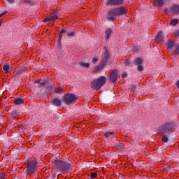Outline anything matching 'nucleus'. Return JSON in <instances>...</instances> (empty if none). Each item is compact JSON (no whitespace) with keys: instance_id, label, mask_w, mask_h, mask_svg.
Instances as JSON below:
<instances>
[{"instance_id":"f257e3e1","label":"nucleus","mask_w":179,"mask_h":179,"mask_svg":"<svg viewBox=\"0 0 179 179\" xmlns=\"http://www.w3.org/2000/svg\"><path fill=\"white\" fill-rule=\"evenodd\" d=\"M52 166L63 174H66L72 170V162H66L62 158L52 162Z\"/></svg>"},{"instance_id":"f03ea898","label":"nucleus","mask_w":179,"mask_h":179,"mask_svg":"<svg viewBox=\"0 0 179 179\" xmlns=\"http://www.w3.org/2000/svg\"><path fill=\"white\" fill-rule=\"evenodd\" d=\"M128 13V8L127 7H117L112 8L108 11V20L114 22L117 16H122V15H127Z\"/></svg>"},{"instance_id":"7ed1b4c3","label":"nucleus","mask_w":179,"mask_h":179,"mask_svg":"<svg viewBox=\"0 0 179 179\" xmlns=\"http://www.w3.org/2000/svg\"><path fill=\"white\" fill-rule=\"evenodd\" d=\"M107 82V78L104 76H101L99 78H97L90 83V87L92 89H94V90H100L104 85H106V83Z\"/></svg>"},{"instance_id":"20e7f679","label":"nucleus","mask_w":179,"mask_h":179,"mask_svg":"<svg viewBox=\"0 0 179 179\" xmlns=\"http://www.w3.org/2000/svg\"><path fill=\"white\" fill-rule=\"evenodd\" d=\"M174 127H176V123H167L162 125V127H160L159 131L161 134H164V135H169V134H171Z\"/></svg>"},{"instance_id":"39448f33","label":"nucleus","mask_w":179,"mask_h":179,"mask_svg":"<svg viewBox=\"0 0 179 179\" xmlns=\"http://www.w3.org/2000/svg\"><path fill=\"white\" fill-rule=\"evenodd\" d=\"M37 170V160L34 159V160L29 162L27 166V176H31L34 174Z\"/></svg>"},{"instance_id":"423d86ee","label":"nucleus","mask_w":179,"mask_h":179,"mask_svg":"<svg viewBox=\"0 0 179 179\" xmlns=\"http://www.w3.org/2000/svg\"><path fill=\"white\" fill-rule=\"evenodd\" d=\"M63 99L64 103L67 104V106L75 104V103H76V100H78V97H76V96H75L73 94H66L63 96Z\"/></svg>"},{"instance_id":"0eeeda50","label":"nucleus","mask_w":179,"mask_h":179,"mask_svg":"<svg viewBox=\"0 0 179 179\" xmlns=\"http://www.w3.org/2000/svg\"><path fill=\"white\" fill-rule=\"evenodd\" d=\"M109 57H110V53L108 52V50H107V47H104L103 48L102 59L101 62L106 65L107 61H108Z\"/></svg>"},{"instance_id":"6e6552de","label":"nucleus","mask_w":179,"mask_h":179,"mask_svg":"<svg viewBox=\"0 0 179 179\" xmlns=\"http://www.w3.org/2000/svg\"><path fill=\"white\" fill-rule=\"evenodd\" d=\"M118 79V71L113 70L110 75V80L112 83H115Z\"/></svg>"},{"instance_id":"1a4fd4ad","label":"nucleus","mask_w":179,"mask_h":179,"mask_svg":"<svg viewBox=\"0 0 179 179\" xmlns=\"http://www.w3.org/2000/svg\"><path fill=\"white\" fill-rule=\"evenodd\" d=\"M51 80L49 78H47L41 82V80H37L35 81L34 83H38L39 85L38 87H44V86H48L50 83H51Z\"/></svg>"},{"instance_id":"9d476101","label":"nucleus","mask_w":179,"mask_h":179,"mask_svg":"<svg viewBox=\"0 0 179 179\" xmlns=\"http://www.w3.org/2000/svg\"><path fill=\"white\" fill-rule=\"evenodd\" d=\"M124 3V0H108L107 5H122Z\"/></svg>"},{"instance_id":"9b49d317","label":"nucleus","mask_w":179,"mask_h":179,"mask_svg":"<svg viewBox=\"0 0 179 179\" xmlns=\"http://www.w3.org/2000/svg\"><path fill=\"white\" fill-rule=\"evenodd\" d=\"M170 12L171 15H178L179 14V5L174 4L171 8Z\"/></svg>"},{"instance_id":"f8f14e48","label":"nucleus","mask_w":179,"mask_h":179,"mask_svg":"<svg viewBox=\"0 0 179 179\" xmlns=\"http://www.w3.org/2000/svg\"><path fill=\"white\" fill-rule=\"evenodd\" d=\"M50 102L51 104L55 106V107H60L61 104H62V101L57 98L52 99Z\"/></svg>"},{"instance_id":"ddd939ff","label":"nucleus","mask_w":179,"mask_h":179,"mask_svg":"<svg viewBox=\"0 0 179 179\" xmlns=\"http://www.w3.org/2000/svg\"><path fill=\"white\" fill-rule=\"evenodd\" d=\"M151 2H152L154 6H158L159 8L164 5V0H151Z\"/></svg>"},{"instance_id":"4468645a","label":"nucleus","mask_w":179,"mask_h":179,"mask_svg":"<svg viewBox=\"0 0 179 179\" xmlns=\"http://www.w3.org/2000/svg\"><path fill=\"white\" fill-rule=\"evenodd\" d=\"M105 66H106V64L101 62V63L94 68V72L97 73V72H100L101 69H104Z\"/></svg>"},{"instance_id":"2eb2a0df","label":"nucleus","mask_w":179,"mask_h":179,"mask_svg":"<svg viewBox=\"0 0 179 179\" xmlns=\"http://www.w3.org/2000/svg\"><path fill=\"white\" fill-rule=\"evenodd\" d=\"M157 42L160 43V41H164V37L163 36V32L159 31L157 33V36L155 38Z\"/></svg>"},{"instance_id":"dca6fc26","label":"nucleus","mask_w":179,"mask_h":179,"mask_svg":"<svg viewBox=\"0 0 179 179\" xmlns=\"http://www.w3.org/2000/svg\"><path fill=\"white\" fill-rule=\"evenodd\" d=\"M49 90H54L55 93H62V92H64V89L60 87V88H55V87L54 86H51L49 87Z\"/></svg>"},{"instance_id":"f3484780","label":"nucleus","mask_w":179,"mask_h":179,"mask_svg":"<svg viewBox=\"0 0 179 179\" xmlns=\"http://www.w3.org/2000/svg\"><path fill=\"white\" fill-rule=\"evenodd\" d=\"M58 19V17L57 15H51L50 17L44 19L43 22L47 23L48 22H52V20H57Z\"/></svg>"},{"instance_id":"a211bd4d","label":"nucleus","mask_w":179,"mask_h":179,"mask_svg":"<svg viewBox=\"0 0 179 179\" xmlns=\"http://www.w3.org/2000/svg\"><path fill=\"white\" fill-rule=\"evenodd\" d=\"M23 103H24V100L22 98H15L14 99V103L16 106H20V104H23Z\"/></svg>"},{"instance_id":"6ab92c4d","label":"nucleus","mask_w":179,"mask_h":179,"mask_svg":"<svg viewBox=\"0 0 179 179\" xmlns=\"http://www.w3.org/2000/svg\"><path fill=\"white\" fill-rule=\"evenodd\" d=\"M166 45L168 50H171L173 47H176V45L174 44V42H173V41H169L168 43H166Z\"/></svg>"},{"instance_id":"aec40b11","label":"nucleus","mask_w":179,"mask_h":179,"mask_svg":"<svg viewBox=\"0 0 179 179\" xmlns=\"http://www.w3.org/2000/svg\"><path fill=\"white\" fill-rule=\"evenodd\" d=\"M112 32H113V31H111L110 29H108L106 31V32H105V38H106V41L108 40V38H110Z\"/></svg>"},{"instance_id":"412c9836","label":"nucleus","mask_w":179,"mask_h":179,"mask_svg":"<svg viewBox=\"0 0 179 179\" xmlns=\"http://www.w3.org/2000/svg\"><path fill=\"white\" fill-rule=\"evenodd\" d=\"M3 71H4L5 73L10 72V66L8 64H5L3 67Z\"/></svg>"},{"instance_id":"4be33fe9","label":"nucleus","mask_w":179,"mask_h":179,"mask_svg":"<svg viewBox=\"0 0 179 179\" xmlns=\"http://www.w3.org/2000/svg\"><path fill=\"white\" fill-rule=\"evenodd\" d=\"M173 55H179V45H175V49L173 52Z\"/></svg>"},{"instance_id":"5701e85b","label":"nucleus","mask_w":179,"mask_h":179,"mask_svg":"<svg viewBox=\"0 0 179 179\" xmlns=\"http://www.w3.org/2000/svg\"><path fill=\"white\" fill-rule=\"evenodd\" d=\"M79 65L82 68H90V64L85 63V62H82L79 63Z\"/></svg>"},{"instance_id":"b1692460","label":"nucleus","mask_w":179,"mask_h":179,"mask_svg":"<svg viewBox=\"0 0 179 179\" xmlns=\"http://www.w3.org/2000/svg\"><path fill=\"white\" fill-rule=\"evenodd\" d=\"M142 62H143V61L142 60V59L141 58H138L137 59H136V61L134 62V65H142Z\"/></svg>"},{"instance_id":"393cba45","label":"nucleus","mask_w":179,"mask_h":179,"mask_svg":"<svg viewBox=\"0 0 179 179\" xmlns=\"http://www.w3.org/2000/svg\"><path fill=\"white\" fill-rule=\"evenodd\" d=\"M177 23H178V19H173L171 20V24L172 26H177Z\"/></svg>"},{"instance_id":"a878e982","label":"nucleus","mask_w":179,"mask_h":179,"mask_svg":"<svg viewBox=\"0 0 179 179\" xmlns=\"http://www.w3.org/2000/svg\"><path fill=\"white\" fill-rule=\"evenodd\" d=\"M111 135H114V132L109 131V132H106L104 134L105 138H110V136H111Z\"/></svg>"},{"instance_id":"bb28decb","label":"nucleus","mask_w":179,"mask_h":179,"mask_svg":"<svg viewBox=\"0 0 179 179\" xmlns=\"http://www.w3.org/2000/svg\"><path fill=\"white\" fill-rule=\"evenodd\" d=\"M130 92H135L136 90V85H131L130 88H129Z\"/></svg>"},{"instance_id":"cd10ccee","label":"nucleus","mask_w":179,"mask_h":179,"mask_svg":"<svg viewBox=\"0 0 179 179\" xmlns=\"http://www.w3.org/2000/svg\"><path fill=\"white\" fill-rule=\"evenodd\" d=\"M143 66H142L141 64L138 65L137 67V71H138V72L143 71Z\"/></svg>"},{"instance_id":"c85d7f7f","label":"nucleus","mask_w":179,"mask_h":179,"mask_svg":"<svg viewBox=\"0 0 179 179\" xmlns=\"http://www.w3.org/2000/svg\"><path fill=\"white\" fill-rule=\"evenodd\" d=\"M168 141H169V138L167 137V136H164L162 137V142L164 143H166V142H168Z\"/></svg>"},{"instance_id":"c756f323","label":"nucleus","mask_w":179,"mask_h":179,"mask_svg":"<svg viewBox=\"0 0 179 179\" xmlns=\"http://www.w3.org/2000/svg\"><path fill=\"white\" fill-rule=\"evenodd\" d=\"M66 34L68 37H73V36H75V32L73 31L66 32Z\"/></svg>"},{"instance_id":"7c9ffc66","label":"nucleus","mask_w":179,"mask_h":179,"mask_svg":"<svg viewBox=\"0 0 179 179\" xmlns=\"http://www.w3.org/2000/svg\"><path fill=\"white\" fill-rule=\"evenodd\" d=\"M98 61H99V58L93 57L92 59V63L94 64H97Z\"/></svg>"},{"instance_id":"2f4dec72","label":"nucleus","mask_w":179,"mask_h":179,"mask_svg":"<svg viewBox=\"0 0 179 179\" xmlns=\"http://www.w3.org/2000/svg\"><path fill=\"white\" fill-rule=\"evenodd\" d=\"M62 38V34L60 32L59 33V40H58V44L61 43V39Z\"/></svg>"},{"instance_id":"473e14b6","label":"nucleus","mask_w":179,"mask_h":179,"mask_svg":"<svg viewBox=\"0 0 179 179\" xmlns=\"http://www.w3.org/2000/svg\"><path fill=\"white\" fill-rule=\"evenodd\" d=\"M24 3L26 5H30V3H31V0H24Z\"/></svg>"},{"instance_id":"72a5a7b5","label":"nucleus","mask_w":179,"mask_h":179,"mask_svg":"<svg viewBox=\"0 0 179 179\" xmlns=\"http://www.w3.org/2000/svg\"><path fill=\"white\" fill-rule=\"evenodd\" d=\"M129 64H131V62L129 61V59H126L124 61V64L126 65V66H129Z\"/></svg>"},{"instance_id":"f704fd0d","label":"nucleus","mask_w":179,"mask_h":179,"mask_svg":"<svg viewBox=\"0 0 179 179\" xmlns=\"http://www.w3.org/2000/svg\"><path fill=\"white\" fill-rule=\"evenodd\" d=\"M91 178H96V177H97V174L95 173H92L90 176Z\"/></svg>"},{"instance_id":"c9c22d12","label":"nucleus","mask_w":179,"mask_h":179,"mask_svg":"<svg viewBox=\"0 0 179 179\" xmlns=\"http://www.w3.org/2000/svg\"><path fill=\"white\" fill-rule=\"evenodd\" d=\"M6 13H8V11H6V10L3 11L2 13L0 14V17H2V16H5V15H6Z\"/></svg>"},{"instance_id":"e433bc0d","label":"nucleus","mask_w":179,"mask_h":179,"mask_svg":"<svg viewBox=\"0 0 179 179\" xmlns=\"http://www.w3.org/2000/svg\"><path fill=\"white\" fill-rule=\"evenodd\" d=\"M0 179H5V173H0Z\"/></svg>"},{"instance_id":"4c0bfd02","label":"nucleus","mask_w":179,"mask_h":179,"mask_svg":"<svg viewBox=\"0 0 179 179\" xmlns=\"http://www.w3.org/2000/svg\"><path fill=\"white\" fill-rule=\"evenodd\" d=\"M7 2H8L9 3H13L15 2V0H6Z\"/></svg>"},{"instance_id":"58836bf2","label":"nucleus","mask_w":179,"mask_h":179,"mask_svg":"<svg viewBox=\"0 0 179 179\" xmlns=\"http://www.w3.org/2000/svg\"><path fill=\"white\" fill-rule=\"evenodd\" d=\"M164 13H169V8H165L164 10Z\"/></svg>"},{"instance_id":"ea45409f","label":"nucleus","mask_w":179,"mask_h":179,"mask_svg":"<svg viewBox=\"0 0 179 179\" xmlns=\"http://www.w3.org/2000/svg\"><path fill=\"white\" fill-rule=\"evenodd\" d=\"M122 78H127V73H124L122 74Z\"/></svg>"},{"instance_id":"a19ab883","label":"nucleus","mask_w":179,"mask_h":179,"mask_svg":"<svg viewBox=\"0 0 179 179\" xmlns=\"http://www.w3.org/2000/svg\"><path fill=\"white\" fill-rule=\"evenodd\" d=\"M176 86H177V87L179 89V80L177 81V83H176Z\"/></svg>"},{"instance_id":"79ce46f5","label":"nucleus","mask_w":179,"mask_h":179,"mask_svg":"<svg viewBox=\"0 0 179 179\" xmlns=\"http://www.w3.org/2000/svg\"><path fill=\"white\" fill-rule=\"evenodd\" d=\"M176 36H179V31L175 32Z\"/></svg>"},{"instance_id":"37998d69","label":"nucleus","mask_w":179,"mask_h":179,"mask_svg":"<svg viewBox=\"0 0 179 179\" xmlns=\"http://www.w3.org/2000/svg\"><path fill=\"white\" fill-rule=\"evenodd\" d=\"M65 29H62L61 31H60V33H62V34H63V33H65Z\"/></svg>"},{"instance_id":"c03bdc74","label":"nucleus","mask_w":179,"mask_h":179,"mask_svg":"<svg viewBox=\"0 0 179 179\" xmlns=\"http://www.w3.org/2000/svg\"><path fill=\"white\" fill-rule=\"evenodd\" d=\"M120 146L121 147L122 149L124 148V144H120Z\"/></svg>"},{"instance_id":"a18cd8bd","label":"nucleus","mask_w":179,"mask_h":179,"mask_svg":"<svg viewBox=\"0 0 179 179\" xmlns=\"http://www.w3.org/2000/svg\"><path fill=\"white\" fill-rule=\"evenodd\" d=\"M0 66H1V64H0Z\"/></svg>"}]
</instances>
